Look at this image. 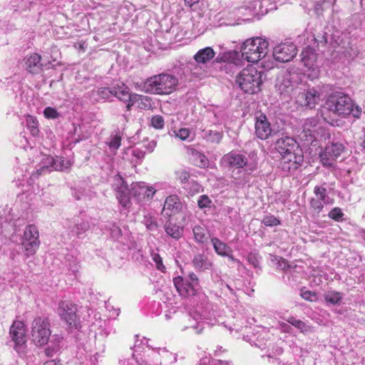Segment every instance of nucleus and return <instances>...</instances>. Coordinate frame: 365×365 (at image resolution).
Segmentation results:
<instances>
[{
    "label": "nucleus",
    "mask_w": 365,
    "mask_h": 365,
    "mask_svg": "<svg viewBox=\"0 0 365 365\" xmlns=\"http://www.w3.org/2000/svg\"><path fill=\"white\" fill-rule=\"evenodd\" d=\"M325 107L336 115L345 118L351 115L354 118H359L361 109L354 103L351 98L341 91H335L329 96Z\"/></svg>",
    "instance_id": "obj_1"
},
{
    "label": "nucleus",
    "mask_w": 365,
    "mask_h": 365,
    "mask_svg": "<svg viewBox=\"0 0 365 365\" xmlns=\"http://www.w3.org/2000/svg\"><path fill=\"white\" fill-rule=\"evenodd\" d=\"M178 78L170 74L155 75L145 80L143 90L148 93L167 95L175 90Z\"/></svg>",
    "instance_id": "obj_2"
},
{
    "label": "nucleus",
    "mask_w": 365,
    "mask_h": 365,
    "mask_svg": "<svg viewBox=\"0 0 365 365\" xmlns=\"http://www.w3.org/2000/svg\"><path fill=\"white\" fill-rule=\"evenodd\" d=\"M262 75L255 67H247L237 76L236 83L245 93L252 94L260 90Z\"/></svg>",
    "instance_id": "obj_3"
},
{
    "label": "nucleus",
    "mask_w": 365,
    "mask_h": 365,
    "mask_svg": "<svg viewBox=\"0 0 365 365\" xmlns=\"http://www.w3.org/2000/svg\"><path fill=\"white\" fill-rule=\"evenodd\" d=\"M268 52V43L262 38L246 40L242 46V58L248 62L257 63Z\"/></svg>",
    "instance_id": "obj_4"
},
{
    "label": "nucleus",
    "mask_w": 365,
    "mask_h": 365,
    "mask_svg": "<svg viewBox=\"0 0 365 365\" xmlns=\"http://www.w3.org/2000/svg\"><path fill=\"white\" fill-rule=\"evenodd\" d=\"M275 149L282 155L286 163H299L302 159V150L297 142L291 137L284 136L278 139L275 143Z\"/></svg>",
    "instance_id": "obj_5"
},
{
    "label": "nucleus",
    "mask_w": 365,
    "mask_h": 365,
    "mask_svg": "<svg viewBox=\"0 0 365 365\" xmlns=\"http://www.w3.org/2000/svg\"><path fill=\"white\" fill-rule=\"evenodd\" d=\"M26 327L22 321H14L9 329L11 346L21 356L27 351Z\"/></svg>",
    "instance_id": "obj_6"
},
{
    "label": "nucleus",
    "mask_w": 365,
    "mask_h": 365,
    "mask_svg": "<svg viewBox=\"0 0 365 365\" xmlns=\"http://www.w3.org/2000/svg\"><path fill=\"white\" fill-rule=\"evenodd\" d=\"M31 336L34 343L39 346L46 345L51 336L50 323L45 317H37L31 324Z\"/></svg>",
    "instance_id": "obj_7"
},
{
    "label": "nucleus",
    "mask_w": 365,
    "mask_h": 365,
    "mask_svg": "<svg viewBox=\"0 0 365 365\" xmlns=\"http://www.w3.org/2000/svg\"><path fill=\"white\" fill-rule=\"evenodd\" d=\"M76 312V305L71 302L61 301L58 304V314L70 329H78L81 327Z\"/></svg>",
    "instance_id": "obj_8"
},
{
    "label": "nucleus",
    "mask_w": 365,
    "mask_h": 365,
    "mask_svg": "<svg viewBox=\"0 0 365 365\" xmlns=\"http://www.w3.org/2000/svg\"><path fill=\"white\" fill-rule=\"evenodd\" d=\"M345 150V147L340 143H331L328 144L320 153V159L323 166L334 168L336 160Z\"/></svg>",
    "instance_id": "obj_9"
},
{
    "label": "nucleus",
    "mask_w": 365,
    "mask_h": 365,
    "mask_svg": "<svg viewBox=\"0 0 365 365\" xmlns=\"http://www.w3.org/2000/svg\"><path fill=\"white\" fill-rule=\"evenodd\" d=\"M322 93L319 88H309L298 94L297 102L302 106L312 109L322 101Z\"/></svg>",
    "instance_id": "obj_10"
},
{
    "label": "nucleus",
    "mask_w": 365,
    "mask_h": 365,
    "mask_svg": "<svg viewBox=\"0 0 365 365\" xmlns=\"http://www.w3.org/2000/svg\"><path fill=\"white\" fill-rule=\"evenodd\" d=\"M297 53V46L292 42L279 43L273 49V57L282 63L290 61Z\"/></svg>",
    "instance_id": "obj_11"
},
{
    "label": "nucleus",
    "mask_w": 365,
    "mask_h": 365,
    "mask_svg": "<svg viewBox=\"0 0 365 365\" xmlns=\"http://www.w3.org/2000/svg\"><path fill=\"white\" fill-rule=\"evenodd\" d=\"M113 187L116 192L119 203L123 207H128L130 205L131 189L129 190L128 185L120 175L117 174L114 176Z\"/></svg>",
    "instance_id": "obj_12"
},
{
    "label": "nucleus",
    "mask_w": 365,
    "mask_h": 365,
    "mask_svg": "<svg viewBox=\"0 0 365 365\" xmlns=\"http://www.w3.org/2000/svg\"><path fill=\"white\" fill-rule=\"evenodd\" d=\"M255 135L261 140L267 139L272 133L271 124L267 117L263 113H259L255 116Z\"/></svg>",
    "instance_id": "obj_13"
},
{
    "label": "nucleus",
    "mask_w": 365,
    "mask_h": 365,
    "mask_svg": "<svg viewBox=\"0 0 365 365\" xmlns=\"http://www.w3.org/2000/svg\"><path fill=\"white\" fill-rule=\"evenodd\" d=\"M301 61L309 71H312L314 76H317L319 73V69L317 65V53L312 48L307 47L304 48L300 54Z\"/></svg>",
    "instance_id": "obj_14"
},
{
    "label": "nucleus",
    "mask_w": 365,
    "mask_h": 365,
    "mask_svg": "<svg viewBox=\"0 0 365 365\" xmlns=\"http://www.w3.org/2000/svg\"><path fill=\"white\" fill-rule=\"evenodd\" d=\"M156 192V190L152 186H148L145 182H134L131 185V194L138 200H150Z\"/></svg>",
    "instance_id": "obj_15"
},
{
    "label": "nucleus",
    "mask_w": 365,
    "mask_h": 365,
    "mask_svg": "<svg viewBox=\"0 0 365 365\" xmlns=\"http://www.w3.org/2000/svg\"><path fill=\"white\" fill-rule=\"evenodd\" d=\"M320 129L321 126L317 118H308L303 124L302 137L305 138L306 140L312 141L319 134Z\"/></svg>",
    "instance_id": "obj_16"
},
{
    "label": "nucleus",
    "mask_w": 365,
    "mask_h": 365,
    "mask_svg": "<svg viewBox=\"0 0 365 365\" xmlns=\"http://www.w3.org/2000/svg\"><path fill=\"white\" fill-rule=\"evenodd\" d=\"M224 160L230 166H233L237 168L247 166L249 168L248 170L250 171H253L256 168L255 165L248 164L247 159L244 155L235 152H231L226 155L224 157Z\"/></svg>",
    "instance_id": "obj_17"
},
{
    "label": "nucleus",
    "mask_w": 365,
    "mask_h": 365,
    "mask_svg": "<svg viewBox=\"0 0 365 365\" xmlns=\"http://www.w3.org/2000/svg\"><path fill=\"white\" fill-rule=\"evenodd\" d=\"M41 56L33 53L26 56L24 59V67L30 73L36 74L42 70V64L41 63Z\"/></svg>",
    "instance_id": "obj_18"
},
{
    "label": "nucleus",
    "mask_w": 365,
    "mask_h": 365,
    "mask_svg": "<svg viewBox=\"0 0 365 365\" xmlns=\"http://www.w3.org/2000/svg\"><path fill=\"white\" fill-rule=\"evenodd\" d=\"M174 285L182 297H188L196 294L195 286L191 282H185L182 277H177L173 279Z\"/></svg>",
    "instance_id": "obj_19"
},
{
    "label": "nucleus",
    "mask_w": 365,
    "mask_h": 365,
    "mask_svg": "<svg viewBox=\"0 0 365 365\" xmlns=\"http://www.w3.org/2000/svg\"><path fill=\"white\" fill-rule=\"evenodd\" d=\"M182 209V204L179 197L175 195L168 196L164 203L163 212L168 216H171L180 212Z\"/></svg>",
    "instance_id": "obj_20"
},
{
    "label": "nucleus",
    "mask_w": 365,
    "mask_h": 365,
    "mask_svg": "<svg viewBox=\"0 0 365 365\" xmlns=\"http://www.w3.org/2000/svg\"><path fill=\"white\" fill-rule=\"evenodd\" d=\"M194 268L197 272H205L212 268V263L208 257L204 254L195 255L192 260Z\"/></svg>",
    "instance_id": "obj_21"
},
{
    "label": "nucleus",
    "mask_w": 365,
    "mask_h": 365,
    "mask_svg": "<svg viewBox=\"0 0 365 365\" xmlns=\"http://www.w3.org/2000/svg\"><path fill=\"white\" fill-rule=\"evenodd\" d=\"M187 154L190 160L196 166L204 168L208 166L209 160L207 157L202 153L194 148H188Z\"/></svg>",
    "instance_id": "obj_22"
},
{
    "label": "nucleus",
    "mask_w": 365,
    "mask_h": 365,
    "mask_svg": "<svg viewBox=\"0 0 365 365\" xmlns=\"http://www.w3.org/2000/svg\"><path fill=\"white\" fill-rule=\"evenodd\" d=\"M113 96L116 97L120 101L126 102L130 101L133 93H130L129 88L123 83H118L113 88Z\"/></svg>",
    "instance_id": "obj_23"
},
{
    "label": "nucleus",
    "mask_w": 365,
    "mask_h": 365,
    "mask_svg": "<svg viewBox=\"0 0 365 365\" xmlns=\"http://www.w3.org/2000/svg\"><path fill=\"white\" fill-rule=\"evenodd\" d=\"M258 0H255L252 2L242 6L237 9V14L242 18L244 21H249L256 14V6L258 4Z\"/></svg>",
    "instance_id": "obj_24"
},
{
    "label": "nucleus",
    "mask_w": 365,
    "mask_h": 365,
    "mask_svg": "<svg viewBox=\"0 0 365 365\" xmlns=\"http://www.w3.org/2000/svg\"><path fill=\"white\" fill-rule=\"evenodd\" d=\"M161 353H159L158 355H156L155 357V359L156 361H158V356H160L162 358V361H160V364L163 363L165 365H168L170 364H173L176 361V356L175 354H173L171 352H169L165 349H160ZM137 365H159L158 362L156 363H151L150 361L148 363V361H143L142 363H137Z\"/></svg>",
    "instance_id": "obj_25"
},
{
    "label": "nucleus",
    "mask_w": 365,
    "mask_h": 365,
    "mask_svg": "<svg viewBox=\"0 0 365 365\" xmlns=\"http://www.w3.org/2000/svg\"><path fill=\"white\" fill-rule=\"evenodd\" d=\"M90 228L89 222L87 221L74 222L73 225L68 227L69 235L80 237Z\"/></svg>",
    "instance_id": "obj_26"
},
{
    "label": "nucleus",
    "mask_w": 365,
    "mask_h": 365,
    "mask_svg": "<svg viewBox=\"0 0 365 365\" xmlns=\"http://www.w3.org/2000/svg\"><path fill=\"white\" fill-rule=\"evenodd\" d=\"M215 55L211 47H206L199 50L195 55L194 58L197 63H205L211 60Z\"/></svg>",
    "instance_id": "obj_27"
},
{
    "label": "nucleus",
    "mask_w": 365,
    "mask_h": 365,
    "mask_svg": "<svg viewBox=\"0 0 365 365\" xmlns=\"http://www.w3.org/2000/svg\"><path fill=\"white\" fill-rule=\"evenodd\" d=\"M211 242L215 252L220 256L225 257V255L232 252V249L218 238H212Z\"/></svg>",
    "instance_id": "obj_28"
},
{
    "label": "nucleus",
    "mask_w": 365,
    "mask_h": 365,
    "mask_svg": "<svg viewBox=\"0 0 365 365\" xmlns=\"http://www.w3.org/2000/svg\"><path fill=\"white\" fill-rule=\"evenodd\" d=\"M130 101L137 104L138 107L141 109H149L152 106L150 98L136 93H133Z\"/></svg>",
    "instance_id": "obj_29"
},
{
    "label": "nucleus",
    "mask_w": 365,
    "mask_h": 365,
    "mask_svg": "<svg viewBox=\"0 0 365 365\" xmlns=\"http://www.w3.org/2000/svg\"><path fill=\"white\" fill-rule=\"evenodd\" d=\"M48 160L55 170L65 171L71 166L70 160L63 158H56V159L51 158H48Z\"/></svg>",
    "instance_id": "obj_30"
},
{
    "label": "nucleus",
    "mask_w": 365,
    "mask_h": 365,
    "mask_svg": "<svg viewBox=\"0 0 365 365\" xmlns=\"http://www.w3.org/2000/svg\"><path fill=\"white\" fill-rule=\"evenodd\" d=\"M165 230L168 235L175 240L180 239L182 237L183 232L182 228L170 222L165 223Z\"/></svg>",
    "instance_id": "obj_31"
},
{
    "label": "nucleus",
    "mask_w": 365,
    "mask_h": 365,
    "mask_svg": "<svg viewBox=\"0 0 365 365\" xmlns=\"http://www.w3.org/2000/svg\"><path fill=\"white\" fill-rule=\"evenodd\" d=\"M314 193L316 198L320 200L324 205L333 203V200L329 197L327 192V189L321 186H315L314 188Z\"/></svg>",
    "instance_id": "obj_32"
},
{
    "label": "nucleus",
    "mask_w": 365,
    "mask_h": 365,
    "mask_svg": "<svg viewBox=\"0 0 365 365\" xmlns=\"http://www.w3.org/2000/svg\"><path fill=\"white\" fill-rule=\"evenodd\" d=\"M192 232L195 240L197 243L202 244L207 240L206 229L205 227L200 225H195L192 228Z\"/></svg>",
    "instance_id": "obj_33"
},
{
    "label": "nucleus",
    "mask_w": 365,
    "mask_h": 365,
    "mask_svg": "<svg viewBox=\"0 0 365 365\" xmlns=\"http://www.w3.org/2000/svg\"><path fill=\"white\" fill-rule=\"evenodd\" d=\"M39 240L23 241L22 245L24 247V254L26 257L34 255L38 248Z\"/></svg>",
    "instance_id": "obj_34"
},
{
    "label": "nucleus",
    "mask_w": 365,
    "mask_h": 365,
    "mask_svg": "<svg viewBox=\"0 0 365 365\" xmlns=\"http://www.w3.org/2000/svg\"><path fill=\"white\" fill-rule=\"evenodd\" d=\"M203 138L210 143H219L222 138V132L207 130H204Z\"/></svg>",
    "instance_id": "obj_35"
},
{
    "label": "nucleus",
    "mask_w": 365,
    "mask_h": 365,
    "mask_svg": "<svg viewBox=\"0 0 365 365\" xmlns=\"http://www.w3.org/2000/svg\"><path fill=\"white\" fill-rule=\"evenodd\" d=\"M38 231L37 227L34 225H30L26 227L23 241H32L34 240H38Z\"/></svg>",
    "instance_id": "obj_36"
},
{
    "label": "nucleus",
    "mask_w": 365,
    "mask_h": 365,
    "mask_svg": "<svg viewBox=\"0 0 365 365\" xmlns=\"http://www.w3.org/2000/svg\"><path fill=\"white\" fill-rule=\"evenodd\" d=\"M335 1L336 0H323L322 1H317L314 6V12L317 16H321L323 11L333 5Z\"/></svg>",
    "instance_id": "obj_37"
},
{
    "label": "nucleus",
    "mask_w": 365,
    "mask_h": 365,
    "mask_svg": "<svg viewBox=\"0 0 365 365\" xmlns=\"http://www.w3.org/2000/svg\"><path fill=\"white\" fill-rule=\"evenodd\" d=\"M287 322L299 329L302 332H307L309 331L310 329V327L307 326L304 322L297 319L293 317H289L287 319Z\"/></svg>",
    "instance_id": "obj_38"
},
{
    "label": "nucleus",
    "mask_w": 365,
    "mask_h": 365,
    "mask_svg": "<svg viewBox=\"0 0 365 365\" xmlns=\"http://www.w3.org/2000/svg\"><path fill=\"white\" fill-rule=\"evenodd\" d=\"M26 125L30 129L31 134L33 135H38V121L36 120V119L31 115H28L26 118Z\"/></svg>",
    "instance_id": "obj_39"
},
{
    "label": "nucleus",
    "mask_w": 365,
    "mask_h": 365,
    "mask_svg": "<svg viewBox=\"0 0 365 365\" xmlns=\"http://www.w3.org/2000/svg\"><path fill=\"white\" fill-rule=\"evenodd\" d=\"M309 204L313 214L317 215H319V214L322 211L324 205L322 201H320V200L317 199L316 197L312 198Z\"/></svg>",
    "instance_id": "obj_40"
},
{
    "label": "nucleus",
    "mask_w": 365,
    "mask_h": 365,
    "mask_svg": "<svg viewBox=\"0 0 365 365\" xmlns=\"http://www.w3.org/2000/svg\"><path fill=\"white\" fill-rule=\"evenodd\" d=\"M324 299L327 302L336 304L341 299V296L339 292H329L324 294Z\"/></svg>",
    "instance_id": "obj_41"
},
{
    "label": "nucleus",
    "mask_w": 365,
    "mask_h": 365,
    "mask_svg": "<svg viewBox=\"0 0 365 365\" xmlns=\"http://www.w3.org/2000/svg\"><path fill=\"white\" fill-rule=\"evenodd\" d=\"M96 93L97 96L103 100H108L110 97H113V89L110 88H100L96 91Z\"/></svg>",
    "instance_id": "obj_42"
},
{
    "label": "nucleus",
    "mask_w": 365,
    "mask_h": 365,
    "mask_svg": "<svg viewBox=\"0 0 365 365\" xmlns=\"http://www.w3.org/2000/svg\"><path fill=\"white\" fill-rule=\"evenodd\" d=\"M143 223L147 227V229L150 231L156 230L158 228V224L155 220V218H154L152 216H145Z\"/></svg>",
    "instance_id": "obj_43"
},
{
    "label": "nucleus",
    "mask_w": 365,
    "mask_h": 365,
    "mask_svg": "<svg viewBox=\"0 0 365 365\" xmlns=\"http://www.w3.org/2000/svg\"><path fill=\"white\" fill-rule=\"evenodd\" d=\"M110 235L114 240H118L122 236V231L120 228L115 223H112L110 227Z\"/></svg>",
    "instance_id": "obj_44"
},
{
    "label": "nucleus",
    "mask_w": 365,
    "mask_h": 365,
    "mask_svg": "<svg viewBox=\"0 0 365 365\" xmlns=\"http://www.w3.org/2000/svg\"><path fill=\"white\" fill-rule=\"evenodd\" d=\"M262 222L266 226H277L280 224V221L272 215H267L263 217Z\"/></svg>",
    "instance_id": "obj_45"
},
{
    "label": "nucleus",
    "mask_w": 365,
    "mask_h": 365,
    "mask_svg": "<svg viewBox=\"0 0 365 365\" xmlns=\"http://www.w3.org/2000/svg\"><path fill=\"white\" fill-rule=\"evenodd\" d=\"M212 200L206 195H200L197 200V205L200 209L210 207Z\"/></svg>",
    "instance_id": "obj_46"
},
{
    "label": "nucleus",
    "mask_w": 365,
    "mask_h": 365,
    "mask_svg": "<svg viewBox=\"0 0 365 365\" xmlns=\"http://www.w3.org/2000/svg\"><path fill=\"white\" fill-rule=\"evenodd\" d=\"M151 125L156 129H162L164 127V119L163 116L157 115H154L150 120Z\"/></svg>",
    "instance_id": "obj_47"
},
{
    "label": "nucleus",
    "mask_w": 365,
    "mask_h": 365,
    "mask_svg": "<svg viewBox=\"0 0 365 365\" xmlns=\"http://www.w3.org/2000/svg\"><path fill=\"white\" fill-rule=\"evenodd\" d=\"M151 256H152L153 260L155 263L156 268L158 270L164 272L165 271V267L163 264V259H162V257L160 256V255L156 252H153L151 254Z\"/></svg>",
    "instance_id": "obj_48"
},
{
    "label": "nucleus",
    "mask_w": 365,
    "mask_h": 365,
    "mask_svg": "<svg viewBox=\"0 0 365 365\" xmlns=\"http://www.w3.org/2000/svg\"><path fill=\"white\" fill-rule=\"evenodd\" d=\"M190 134V131L188 128H182L179 129L178 131H175V137L180 138L182 140H187Z\"/></svg>",
    "instance_id": "obj_49"
},
{
    "label": "nucleus",
    "mask_w": 365,
    "mask_h": 365,
    "mask_svg": "<svg viewBox=\"0 0 365 365\" xmlns=\"http://www.w3.org/2000/svg\"><path fill=\"white\" fill-rule=\"evenodd\" d=\"M329 217L336 221H339L343 217V212L340 208L334 207L329 212Z\"/></svg>",
    "instance_id": "obj_50"
},
{
    "label": "nucleus",
    "mask_w": 365,
    "mask_h": 365,
    "mask_svg": "<svg viewBox=\"0 0 365 365\" xmlns=\"http://www.w3.org/2000/svg\"><path fill=\"white\" fill-rule=\"evenodd\" d=\"M43 114L46 118L56 119L58 118L59 113L58 111L51 107H47L44 109Z\"/></svg>",
    "instance_id": "obj_51"
},
{
    "label": "nucleus",
    "mask_w": 365,
    "mask_h": 365,
    "mask_svg": "<svg viewBox=\"0 0 365 365\" xmlns=\"http://www.w3.org/2000/svg\"><path fill=\"white\" fill-rule=\"evenodd\" d=\"M272 262L277 264V268L282 270H284L289 267L287 262L280 257L274 256Z\"/></svg>",
    "instance_id": "obj_52"
},
{
    "label": "nucleus",
    "mask_w": 365,
    "mask_h": 365,
    "mask_svg": "<svg viewBox=\"0 0 365 365\" xmlns=\"http://www.w3.org/2000/svg\"><path fill=\"white\" fill-rule=\"evenodd\" d=\"M260 257L258 255L250 253L247 256V260L250 264L253 265L255 267H259L260 264Z\"/></svg>",
    "instance_id": "obj_53"
},
{
    "label": "nucleus",
    "mask_w": 365,
    "mask_h": 365,
    "mask_svg": "<svg viewBox=\"0 0 365 365\" xmlns=\"http://www.w3.org/2000/svg\"><path fill=\"white\" fill-rule=\"evenodd\" d=\"M121 138L118 135L111 137L108 145L110 148L118 149L120 145Z\"/></svg>",
    "instance_id": "obj_54"
},
{
    "label": "nucleus",
    "mask_w": 365,
    "mask_h": 365,
    "mask_svg": "<svg viewBox=\"0 0 365 365\" xmlns=\"http://www.w3.org/2000/svg\"><path fill=\"white\" fill-rule=\"evenodd\" d=\"M301 296L303 299L309 301H314L317 299V294L311 291H304L301 292Z\"/></svg>",
    "instance_id": "obj_55"
},
{
    "label": "nucleus",
    "mask_w": 365,
    "mask_h": 365,
    "mask_svg": "<svg viewBox=\"0 0 365 365\" xmlns=\"http://www.w3.org/2000/svg\"><path fill=\"white\" fill-rule=\"evenodd\" d=\"M132 155L138 160H142L145 157V152L140 149H133L131 150Z\"/></svg>",
    "instance_id": "obj_56"
},
{
    "label": "nucleus",
    "mask_w": 365,
    "mask_h": 365,
    "mask_svg": "<svg viewBox=\"0 0 365 365\" xmlns=\"http://www.w3.org/2000/svg\"><path fill=\"white\" fill-rule=\"evenodd\" d=\"M178 178L181 182H187L190 178V173L186 170H182L178 173Z\"/></svg>",
    "instance_id": "obj_57"
},
{
    "label": "nucleus",
    "mask_w": 365,
    "mask_h": 365,
    "mask_svg": "<svg viewBox=\"0 0 365 365\" xmlns=\"http://www.w3.org/2000/svg\"><path fill=\"white\" fill-rule=\"evenodd\" d=\"M60 349L59 345H55L54 346H48L46 350V354L47 356H52L53 353L58 351Z\"/></svg>",
    "instance_id": "obj_58"
},
{
    "label": "nucleus",
    "mask_w": 365,
    "mask_h": 365,
    "mask_svg": "<svg viewBox=\"0 0 365 365\" xmlns=\"http://www.w3.org/2000/svg\"><path fill=\"white\" fill-rule=\"evenodd\" d=\"M189 279L190 281V282H191L192 284H194L195 286L198 285V282H199L198 277L194 272H190L189 274Z\"/></svg>",
    "instance_id": "obj_59"
},
{
    "label": "nucleus",
    "mask_w": 365,
    "mask_h": 365,
    "mask_svg": "<svg viewBox=\"0 0 365 365\" xmlns=\"http://www.w3.org/2000/svg\"><path fill=\"white\" fill-rule=\"evenodd\" d=\"M156 146V142L155 140H152L148 142V143L145 145V148L149 152H153Z\"/></svg>",
    "instance_id": "obj_60"
},
{
    "label": "nucleus",
    "mask_w": 365,
    "mask_h": 365,
    "mask_svg": "<svg viewBox=\"0 0 365 365\" xmlns=\"http://www.w3.org/2000/svg\"><path fill=\"white\" fill-rule=\"evenodd\" d=\"M43 365H62L59 361L51 359L46 361Z\"/></svg>",
    "instance_id": "obj_61"
},
{
    "label": "nucleus",
    "mask_w": 365,
    "mask_h": 365,
    "mask_svg": "<svg viewBox=\"0 0 365 365\" xmlns=\"http://www.w3.org/2000/svg\"><path fill=\"white\" fill-rule=\"evenodd\" d=\"M192 328L196 330L197 334H200L204 327L200 322H197V326H193Z\"/></svg>",
    "instance_id": "obj_62"
},
{
    "label": "nucleus",
    "mask_w": 365,
    "mask_h": 365,
    "mask_svg": "<svg viewBox=\"0 0 365 365\" xmlns=\"http://www.w3.org/2000/svg\"><path fill=\"white\" fill-rule=\"evenodd\" d=\"M199 0H185V5L191 7L195 4H197Z\"/></svg>",
    "instance_id": "obj_63"
},
{
    "label": "nucleus",
    "mask_w": 365,
    "mask_h": 365,
    "mask_svg": "<svg viewBox=\"0 0 365 365\" xmlns=\"http://www.w3.org/2000/svg\"><path fill=\"white\" fill-rule=\"evenodd\" d=\"M280 326H281V329H282L284 331H285V332H289V329H291V328H290V327H289L288 324H285V323H282V324H280Z\"/></svg>",
    "instance_id": "obj_64"
}]
</instances>
